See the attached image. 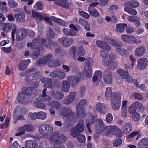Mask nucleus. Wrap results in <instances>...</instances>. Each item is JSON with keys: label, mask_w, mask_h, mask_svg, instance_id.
Returning a JSON list of instances; mask_svg holds the SVG:
<instances>
[{"label": "nucleus", "mask_w": 148, "mask_h": 148, "mask_svg": "<svg viewBox=\"0 0 148 148\" xmlns=\"http://www.w3.org/2000/svg\"><path fill=\"white\" fill-rule=\"evenodd\" d=\"M98 123L96 125L95 128L98 133L101 134L104 132L106 136L110 134H114L116 129V126H109L106 127L102 120L98 119Z\"/></svg>", "instance_id": "3"}, {"label": "nucleus", "mask_w": 148, "mask_h": 148, "mask_svg": "<svg viewBox=\"0 0 148 148\" xmlns=\"http://www.w3.org/2000/svg\"><path fill=\"white\" fill-rule=\"evenodd\" d=\"M148 64V60L146 58H142L138 61L137 67L141 70L145 69Z\"/></svg>", "instance_id": "18"}, {"label": "nucleus", "mask_w": 148, "mask_h": 148, "mask_svg": "<svg viewBox=\"0 0 148 148\" xmlns=\"http://www.w3.org/2000/svg\"><path fill=\"white\" fill-rule=\"evenodd\" d=\"M8 5L11 8H16L18 6V3L14 0H8Z\"/></svg>", "instance_id": "50"}, {"label": "nucleus", "mask_w": 148, "mask_h": 148, "mask_svg": "<svg viewBox=\"0 0 148 148\" xmlns=\"http://www.w3.org/2000/svg\"><path fill=\"white\" fill-rule=\"evenodd\" d=\"M16 20L18 21L23 22L25 21V15L23 12L15 14L14 15Z\"/></svg>", "instance_id": "34"}, {"label": "nucleus", "mask_w": 148, "mask_h": 148, "mask_svg": "<svg viewBox=\"0 0 148 148\" xmlns=\"http://www.w3.org/2000/svg\"><path fill=\"white\" fill-rule=\"evenodd\" d=\"M25 147L26 148H35L38 145L36 140H30L26 141L25 143Z\"/></svg>", "instance_id": "28"}, {"label": "nucleus", "mask_w": 148, "mask_h": 148, "mask_svg": "<svg viewBox=\"0 0 148 148\" xmlns=\"http://www.w3.org/2000/svg\"><path fill=\"white\" fill-rule=\"evenodd\" d=\"M88 10L90 14L94 17H97L100 15L99 13L95 8H91L90 7L88 8Z\"/></svg>", "instance_id": "38"}, {"label": "nucleus", "mask_w": 148, "mask_h": 148, "mask_svg": "<svg viewBox=\"0 0 148 148\" xmlns=\"http://www.w3.org/2000/svg\"><path fill=\"white\" fill-rule=\"evenodd\" d=\"M96 43L98 47L106 50L109 51L111 49L110 47L108 44L103 41L97 40L96 41Z\"/></svg>", "instance_id": "25"}, {"label": "nucleus", "mask_w": 148, "mask_h": 148, "mask_svg": "<svg viewBox=\"0 0 148 148\" xmlns=\"http://www.w3.org/2000/svg\"><path fill=\"white\" fill-rule=\"evenodd\" d=\"M62 31L64 34L67 36H74L76 34L75 32L69 29L63 28Z\"/></svg>", "instance_id": "35"}, {"label": "nucleus", "mask_w": 148, "mask_h": 148, "mask_svg": "<svg viewBox=\"0 0 148 148\" xmlns=\"http://www.w3.org/2000/svg\"><path fill=\"white\" fill-rule=\"evenodd\" d=\"M92 59L90 57L86 58L84 64V70L85 71L86 77L89 78L92 75V69L91 67V63Z\"/></svg>", "instance_id": "9"}, {"label": "nucleus", "mask_w": 148, "mask_h": 148, "mask_svg": "<svg viewBox=\"0 0 148 148\" xmlns=\"http://www.w3.org/2000/svg\"><path fill=\"white\" fill-rule=\"evenodd\" d=\"M132 103L136 110H138L139 111L142 113L143 112L144 108L141 103L138 101H136Z\"/></svg>", "instance_id": "33"}, {"label": "nucleus", "mask_w": 148, "mask_h": 148, "mask_svg": "<svg viewBox=\"0 0 148 148\" xmlns=\"http://www.w3.org/2000/svg\"><path fill=\"white\" fill-rule=\"evenodd\" d=\"M85 127L84 121L82 119H80L75 126L73 127L71 130V135L73 138L77 137L78 140L80 143H84L85 137L82 134H80L84 131Z\"/></svg>", "instance_id": "1"}, {"label": "nucleus", "mask_w": 148, "mask_h": 148, "mask_svg": "<svg viewBox=\"0 0 148 148\" xmlns=\"http://www.w3.org/2000/svg\"><path fill=\"white\" fill-rule=\"evenodd\" d=\"M113 119L112 115L110 113H108L107 114L106 116V120L107 123H111Z\"/></svg>", "instance_id": "58"}, {"label": "nucleus", "mask_w": 148, "mask_h": 148, "mask_svg": "<svg viewBox=\"0 0 148 148\" xmlns=\"http://www.w3.org/2000/svg\"><path fill=\"white\" fill-rule=\"evenodd\" d=\"M30 59L23 60L21 61L19 64V69L21 71H23L27 67L28 64L30 63Z\"/></svg>", "instance_id": "27"}, {"label": "nucleus", "mask_w": 148, "mask_h": 148, "mask_svg": "<svg viewBox=\"0 0 148 148\" xmlns=\"http://www.w3.org/2000/svg\"><path fill=\"white\" fill-rule=\"evenodd\" d=\"M15 25V24H14L6 23L5 24L2 30L5 32H8L9 31L12 29Z\"/></svg>", "instance_id": "41"}, {"label": "nucleus", "mask_w": 148, "mask_h": 148, "mask_svg": "<svg viewBox=\"0 0 148 148\" xmlns=\"http://www.w3.org/2000/svg\"><path fill=\"white\" fill-rule=\"evenodd\" d=\"M50 105L51 107L57 109H59L60 107L59 103L55 101H51L50 103Z\"/></svg>", "instance_id": "55"}, {"label": "nucleus", "mask_w": 148, "mask_h": 148, "mask_svg": "<svg viewBox=\"0 0 148 148\" xmlns=\"http://www.w3.org/2000/svg\"><path fill=\"white\" fill-rule=\"evenodd\" d=\"M106 40L109 43L116 47V49L119 47H121L123 45L121 42H117L115 39L111 37H107Z\"/></svg>", "instance_id": "21"}, {"label": "nucleus", "mask_w": 148, "mask_h": 148, "mask_svg": "<svg viewBox=\"0 0 148 148\" xmlns=\"http://www.w3.org/2000/svg\"><path fill=\"white\" fill-rule=\"evenodd\" d=\"M38 131L39 133L42 136H49L53 133V129L51 125L45 123L39 126Z\"/></svg>", "instance_id": "7"}, {"label": "nucleus", "mask_w": 148, "mask_h": 148, "mask_svg": "<svg viewBox=\"0 0 148 148\" xmlns=\"http://www.w3.org/2000/svg\"><path fill=\"white\" fill-rule=\"evenodd\" d=\"M59 42L61 43L64 47H68L70 46L73 42V40L71 38L62 37L58 38Z\"/></svg>", "instance_id": "12"}, {"label": "nucleus", "mask_w": 148, "mask_h": 148, "mask_svg": "<svg viewBox=\"0 0 148 148\" xmlns=\"http://www.w3.org/2000/svg\"><path fill=\"white\" fill-rule=\"evenodd\" d=\"M56 4L59 6L68 9L71 5V3L69 2L67 0H57Z\"/></svg>", "instance_id": "22"}, {"label": "nucleus", "mask_w": 148, "mask_h": 148, "mask_svg": "<svg viewBox=\"0 0 148 148\" xmlns=\"http://www.w3.org/2000/svg\"><path fill=\"white\" fill-rule=\"evenodd\" d=\"M41 82L43 83L45 88H49L52 86V79L51 78L42 77L40 79Z\"/></svg>", "instance_id": "19"}, {"label": "nucleus", "mask_w": 148, "mask_h": 148, "mask_svg": "<svg viewBox=\"0 0 148 148\" xmlns=\"http://www.w3.org/2000/svg\"><path fill=\"white\" fill-rule=\"evenodd\" d=\"M121 37L124 41L130 44L135 43L139 44L142 42L140 40H137L136 38L133 36L123 34L121 35Z\"/></svg>", "instance_id": "10"}, {"label": "nucleus", "mask_w": 148, "mask_h": 148, "mask_svg": "<svg viewBox=\"0 0 148 148\" xmlns=\"http://www.w3.org/2000/svg\"><path fill=\"white\" fill-rule=\"evenodd\" d=\"M116 50L118 53L123 56H126L128 54V52L127 50L122 49L121 47L116 49Z\"/></svg>", "instance_id": "47"}, {"label": "nucleus", "mask_w": 148, "mask_h": 148, "mask_svg": "<svg viewBox=\"0 0 148 148\" xmlns=\"http://www.w3.org/2000/svg\"><path fill=\"white\" fill-rule=\"evenodd\" d=\"M76 95V93L75 92H70L69 95L64 99L63 102L65 104L69 105L73 103L75 100Z\"/></svg>", "instance_id": "15"}, {"label": "nucleus", "mask_w": 148, "mask_h": 148, "mask_svg": "<svg viewBox=\"0 0 148 148\" xmlns=\"http://www.w3.org/2000/svg\"><path fill=\"white\" fill-rule=\"evenodd\" d=\"M139 5V3L136 0H131L129 1L126 2L124 3L125 6L131 7L132 8L137 7Z\"/></svg>", "instance_id": "30"}, {"label": "nucleus", "mask_w": 148, "mask_h": 148, "mask_svg": "<svg viewBox=\"0 0 148 148\" xmlns=\"http://www.w3.org/2000/svg\"><path fill=\"white\" fill-rule=\"evenodd\" d=\"M114 134L117 137H121L123 135L121 129L116 126V130H115Z\"/></svg>", "instance_id": "54"}, {"label": "nucleus", "mask_w": 148, "mask_h": 148, "mask_svg": "<svg viewBox=\"0 0 148 148\" xmlns=\"http://www.w3.org/2000/svg\"><path fill=\"white\" fill-rule=\"evenodd\" d=\"M45 42H47V40L42 37H38L33 39L32 43H27V46L30 47L31 49H36V51L34 52V56L35 58H37L40 55V51L44 49L42 43H45Z\"/></svg>", "instance_id": "2"}, {"label": "nucleus", "mask_w": 148, "mask_h": 148, "mask_svg": "<svg viewBox=\"0 0 148 148\" xmlns=\"http://www.w3.org/2000/svg\"><path fill=\"white\" fill-rule=\"evenodd\" d=\"M117 71L118 73L123 78H125L129 75V73L123 69H119Z\"/></svg>", "instance_id": "45"}, {"label": "nucleus", "mask_w": 148, "mask_h": 148, "mask_svg": "<svg viewBox=\"0 0 148 148\" xmlns=\"http://www.w3.org/2000/svg\"><path fill=\"white\" fill-rule=\"evenodd\" d=\"M111 88L108 87L106 88L105 92V96L106 99L107 100H109L110 99L112 95V94Z\"/></svg>", "instance_id": "43"}, {"label": "nucleus", "mask_w": 148, "mask_h": 148, "mask_svg": "<svg viewBox=\"0 0 148 148\" xmlns=\"http://www.w3.org/2000/svg\"><path fill=\"white\" fill-rule=\"evenodd\" d=\"M34 105L36 107L41 109H45V105L44 103L41 101H36L34 103Z\"/></svg>", "instance_id": "48"}, {"label": "nucleus", "mask_w": 148, "mask_h": 148, "mask_svg": "<svg viewBox=\"0 0 148 148\" xmlns=\"http://www.w3.org/2000/svg\"><path fill=\"white\" fill-rule=\"evenodd\" d=\"M127 26V24L124 23L117 24L116 25V30L118 32H122L125 31V27Z\"/></svg>", "instance_id": "40"}, {"label": "nucleus", "mask_w": 148, "mask_h": 148, "mask_svg": "<svg viewBox=\"0 0 148 148\" xmlns=\"http://www.w3.org/2000/svg\"><path fill=\"white\" fill-rule=\"evenodd\" d=\"M124 134H127L130 133L132 130V126L130 122H127L124 125L123 128Z\"/></svg>", "instance_id": "32"}, {"label": "nucleus", "mask_w": 148, "mask_h": 148, "mask_svg": "<svg viewBox=\"0 0 148 148\" xmlns=\"http://www.w3.org/2000/svg\"><path fill=\"white\" fill-rule=\"evenodd\" d=\"M87 104V100L83 99L80 100L79 103L76 106V114L78 117L83 118L85 116L86 112L84 110V106Z\"/></svg>", "instance_id": "8"}, {"label": "nucleus", "mask_w": 148, "mask_h": 148, "mask_svg": "<svg viewBox=\"0 0 148 148\" xmlns=\"http://www.w3.org/2000/svg\"><path fill=\"white\" fill-rule=\"evenodd\" d=\"M103 77L104 81L107 84H110L112 82L113 78L112 74L108 69L104 71L103 75Z\"/></svg>", "instance_id": "14"}, {"label": "nucleus", "mask_w": 148, "mask_h": 148, "mask_svg": "<svg viewBox=\"0 0 148 148\" xmlns=\"http://www.w3.org/2000/svg\"><path fill=\"white\" fill-rule=\"evenodd\" d=\"M25 132H32L34 130V127L33 125L29 124H26L24 125Z\"/></svg>", "instance_id": "56"}, {"label": "nucleus", "mask_w": 148, "mask_h": 148, "mask_svg": "<svg viewBox=\"0 0 148 148\" xmlns=\"http://www.w3.org/2000/svg\"><path fill=\"white\" fill-rule=\"evenodd\" d=\"M68 80L73 87H76L80 82L79 77L76 76H69L68 77Z\"/></svg>", "instance_id": "17"}, {"label": "nucleus", "mask_w": 148, "mask_h": 148, "mask_svg": "<svg viewBox=\"0 0 148 148\" xmlns=\"http://www.w3.org/2000/svg\"><path fill=\"white\" fill-rule=\"evenodd\" d=\"M32 17L33 18H38L40 21H42L43 17L42 14L39 12H32Z\"/></svg>", "instance_id": "49"}, {"label": "nucleus", "mask_w": 148, "mask_h": 148, "mask_svg": "<svg viewBox=\"0 0 148 148\" xmlns=\"http://www.w3.org/2000/svg\"><path fill=\"white\" fill-rule=\"evenodd\" d=\"M146 49L145 46L140 45L136 48L135 51V54L136 56L141 57L145 53Z\"/></svg>", "instance_id": "24"}, {"label": "nucleus", "mask_w": 148, "mask_h": 148, "mask_svg": "<svg viewBox=\"0 0 148 148\" xmlns=\"http://www.w3.org/2000/svg\"><path fill=\"white\" fill-rule=\"evenodd\" d=\"M124 9L125 12L130 14L136 15L137 14V12L136 10L132 8H130L129 7L125 6L124 8Z\"/></svg>", "instance_id": "46"}, {"label": "nucleus", "mask_w": 148, "mask_h": 148, "mask_svg": "<svg viewBox=\"0 0 148 148\" xmlns=\"http://www.w3.org/2000/svg\"><path fill=\"white\" fill-rule=\"evenodd\" d=\"M78 13L80 16L86 19H88L90 17L88 14L84 11H79Z\"/></svg>", "instance_id": "60"}, {"label": "nucleus", "mask_w": 148, "mask_h": 148, "mask_svg": "<svg viewBox=\"0 0 148 148\" xmlns=\"http://www.w3.org/2000/svg\"><path fill=\"white\" fill-rule=\"evenodd\" d=\"M121 96L120 94L116 92H113L110 98L111 101H121Z\"/></svg>", "instance_id": "37"}, {"label": "nucleus", "mask_w": 148, "mask_h": 148, "mask_svg": "<svg viewBox=\"0 0 148 148\" xmlns=\"http://www.w3.org/2000/svg\"><path fill=\"white\" fill-rule=\"evenodd\" d=\"M51 96L57 99H61L64 97V94L61 91L52 90L50 92Z\"/></svg>", "instance_id": "26"}, {"label": "nucleus", "mask_w": 148, "mask_h": 148, "mask_svg": "<svg viewBox=\"0 0 148 148\" xmlns=\"http://www.w3.org/2000/svg\"><path fill=\"white\" fill-rule=\"evenodd\" d=\"M107 58H103L102 59L103 64L105 66H107L110 64L112 62L110 60L108 59Z\"/></svg>", "instance_id": "59"}, {"label": "nucleus", "mask_w": 148, "mask_h": 148, "mask_svg": "<svg viewBox=\"0 0 148 148\" xmlns=\"http://www.w3.org/2000/svg\"><path fill=\"white\" fill-rule=\"evenodd\" d=\"M96 110L100 114H104L107 112L108 108L106 105L98 102L95 106Z\"/></svg>", "instance_id": "13"}, {"label": "nucleus", "mask_w": 148, "mask_h": 148, "mask_svg": "<svg viewBox=\"0 0 148 148\" xmlns=\"http://www.w3.org/2000/svg\"><path fill=\"white\" fill-rule=\"evenodd\" d=\"M32 74L34 80L38 79L42 77V75L40 71H37Z\"/></svg>", "instance_id": "51"}, {"label": "nucleus", "mask_w": 148, "mask_h": 148, "mask_svg": "<svg viewBox=\"0 0 148 148\" xmlns=\"http://www.w3.org/2000/svg\"><path fill=\"white\" fill-rule=\"evenodd\" d=\"M112 108L115 110H118L120 108L121 101H111Z\"/></svg>", "instance_id": "39"}, {"label": "nucleus", "mask_w": 148, "mask_h": 148, "mask_svg": "<svg viewBox=\"0 0 148 148\" xmlns=\"http://www.w3.org/2000/svg\"><path fill=\"white\" fill-rule=\"evenodd\" d=\"M47 32V35L48 38H43L47 40V42H45V43H42V44L44 45V46L47 48L53 49L57 44L56 42L51 41L50 38H53L55 36V34L53 30L50 27L48 28Z\"/></svg>", "instance_id": "4"}, {"label": "nucleus", "mask_w": 148, "mask_h": 148, "mask_svg": "<svg viewBox=\"0 0 148 148\" xmlns=\"http://www.w3.org/2000/svg\"><path fill=\"white\" fill-rule=\"evenodd\" d=\"M138 145L140 148H143L145 147L148 146V138H144L140 140L138 143Z\"/></svg>", "instance_id": "42"}, {"label": "nucleus", "mask_w": 148, "mask_h": 148, "mask_svg": "<svg viewBox=\"0 0 148 148\" xmlns=\"http://www.w3.org/2000/svg\"><path fill=\"white\" fill-rule=\"evenodd\" d=\"M66 140V138L64 134L58 132H54L49 138L50 140L54 145L63 143Z\"/></svg>", "instance_id": "6"}, {"label": "nucleus", "mask_w": 148, "mask_h": 148, "mask_svg": "<svg viewBox=\"0 0 148 148\" xmlns=\"http://www.w3.org/2000/svg\"><path fill=\"white\" fill-rule=\"evenodd\" d=\"M25 95L22 92H19L17 95V99L19 102H22L24 101Z\"/></svg>", "instance_id": "57"}, {"label": "nucleus", "mask_w": 148, "mask_h": 148, "mask_svg": "<svg viewBox=\"0 0 148 148\" xmlns=\"http://www.w3.org/2000/svg\"><path fill=\"white\" fill-rule=\"evenodd\" d=\"M122 143V140L121 138H118L114 140L113 142V145L114 146H118L120 145Z\"/></svg>", "instance_id": "64"}, {"label": "nucleus", "mask_w": 148, "mask_h": 148, "mask_svg": "<svg viewBox=\"0 0 148 148\" xmlns=\"http://www.w3.org/2000/svg\"><path fill=\"white\" fill-rule=\"evenodd\" d=\"M7 4L4 1L1 2L0 1V10L2 12H6L7 11V9L5 6Z\"/></svg>", "instance_id": "53"}, {"label": "nucleus", "mask_w": 148, "mask_h": 148, "mask_svg": "<svg viewBox=\"0 0 148 148\" xmlns=\"http://www.w3.org/2000/svg\"><path fill=\"white\" fill-rule=\"evenodd\" d=\"M48 65L49 67L51 68L59 67L61 65V61L57 58L51 59L49 61Z\"/></svg>", "instance_id": "20"}, {"label": "nucleus", "mask_w": 148, "mask_h": 148, "mask_svg": "<svg viewBox=\"0 0 148 148\" xmlns=\"http://www.w3.org/2000/svg\"><path fill=\"white\" fill-rule=\"evenodd\" d=\"M51 18L54 22L58 23L61 25L65 26L66 25V22L64 21L60 18H57L53 16H51Z\"/></svg>", "instance_id": "44"}, {"label": "nucleus", "mask_w": 148, "mask_h": 148, "mask_svg": "<svg viewBox=\"0 0 148 148\" xmlns=\"http://www.w3.org/2000/svg\"><path fill=\"white\" fill-rule=\"evenodd\" d=\"M102 76V73L101 71L99 70L95 71L92 77V81L95 84V85H98L99 83V82L101 79Z\"/></svg>", "instance_id": "16"}, {"label": "nucleus", "mask_w": 148, "mask_h": 148, "mask_svg": "<svg viewBox=\"0 0 148 148\" xmlns=\"http://www.w3.org/2000/svg\"><path fill=\"white\" fill-rule=\"evenodd\" d=\"M38 100H41L43 101H47L51 100V97L47 95H42L40 98L38 97Z\"/></svg>", "instance_id": "52"}, {"label": "nucleus", "mask_w": 148, "mask_h": 148, "mask_svg": "<svg viewBox=\"0 0 148 148\" xmlns=\"http://www.w3.org/2000/svg\"><path fill=\"white\" fill-rule=\"evenodd\" d=\"M27 35V31L25 29L21 28L17 30L16 34V39L17 41H21L25 38Z\"/></svg>", "instance_id": "11"}, {"label": "nucleus", "mask_w": 148, "mask_h": 148, "mask_svg": "<svg viewBox=\"0 0 148 148\" xmlns=\"http://www.w3.org/2000/svg\"><path fill=\"white\" fill-rule=\"evenodd\" d=\"M79 22L86 30L88 31L90 30V24L87 20L80 18L79 19Z\"/></svg>", "instance_id": "29"}, {"label": "nucleus", "mask_w": 148, "mask_h": 148, "mask_svg": "<svg viewBox=\"0 0 148 148\" xmlns=\"http://www.w3.org/2000/svg\"><path fill=\"white\" fill-rule=\"evenodd\" d=\"M61 86V90L64 92H68L70 87L69 83L67 80L63 81Z\"/></svg>", "instance_id": "31"}, {"label": "nucleus", "mask_w": 148, "mask_h": 148, "mask_svg": "<svg viewBox=\"0 0 148 148\" xmlns=\"http://www.w3.org/2000/svg\"><path fill=\"white\" fill-rule=\"evenodd\" d=\"M77 51L78 55L84 56L85 54L84 49L83 48L82 46H80L78 47Z\"/></svg>", "instance_id": "61"}, {"label": "nucleus", "mask_w": 148, "mask_h": 148, "mask_svg": "<svg viewBox=\"0 0 148 148\" xmlns=\"http://www.w3.org/2000/svg\"><path fill=\"white\" fill-rule=\"evenodd\" d=\"M34 89L32 88L23 87L22 88V92L26 95H32L34 92Z\"/></svg>", "instance_id": "36"}, {"label": "nucleus", "mask_w": 148, "mask_h": 148, "mask_svg": "<svg viewBox=\"0 0 148 148\" xmlns=\"http://www.w3.org/2000/svg\"><path fill=\"white\" fill-rule=\"evenodd\" d=\"M89 116V119H87V121H86V122H87L86 124V126L89 132L90 133H91L92 132V131L90 127V124L92 125L94 123L95 118L94 116L91 114H90Z\"/></svg>", "instance_id": "23"}, {"label": "nucleus", "mask_w": 148, "mask_h": 148, "mask_svg": "<svg viewBox=\"0 0 148 148\" xmlns=\"http://www.w3.org/2000/svg\"><path fill=\"white\" fill-rule=\"evenodd\" d=\"M38 119H40L42 120L45 119L46 117V115L45 113L42 111H40L39 112L37 113Z\"/></svg>", "instance_id": "62"}, {"label": "nucleus", "mask_w": 148, "mask_h": 148, "mask_svg": "<svg viewBox=\"0 0 148 148\" xmlns=\"http://www.w3.org/2000/svg\"><path fill=\"white\" fill-rule=\"evenodd\" d=\"M47 63L43 58H42L39 59L37 61V64L39 66H43L46 64Z\"/></svg>", "instance_id": "63"}, {"label": "nucleus", "mask_w": 148, "mask_h": 148, "mask_svg": "<svg viewBox=\"0 0 148 148\" xmlns=\"http://www.w3.org/2000/svg\"><path fill=\"white\" fill-rule=\"evenodd\" d=\"M60 115L63 118H65L71 121H73L76 118V114L72 109L69 107H62L59 111Z\"/></svg>", "instance_id": "5"}]
</instances>
